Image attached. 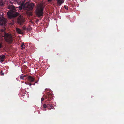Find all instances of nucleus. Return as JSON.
<instances>
[{
	"mask_svg": "<svg viewBox=\"0 0 124 124\" xmlns=\"http://www.w3.org/2000/svg\"><path fill=\"white\" fill-rule=\"evenodd\" d=\"M6 28H4L1 29L0 31V38L2 40H3V37H4L5 40L8 44H10L13 42V39L10 34L6 33L5 31Z\"/></svg>",
	"mask_w": 124,
	"mask_h": 124,
	"instance_id": "1",
	"label": "nucleus"
},
{
	"mask_svg": "<svg viewBox=\"0 0 124 124\" xmlns=\"http://www.w3.org/2000/svg\"><path fill=\"white\" fill-rule=\"evenodd\" d=\"M44 7V6L42 4H39L37 5L36 11V14L38 16L40 17L43 16Z\"/></svg>",
	"mask_w": 124,
	"mask_h": 124,
	"instance_id": "2",
	"label": "nucleus"
},
{
	"mask_svg": "<svg viewBox=\"0 0 124 124\" xmlns=\"http://www.w3.org/2000/svg\"><path fill=\"white\" fill-rule=\"evenodd\" d=\"M7 15L9 19L17 17L19 15V13L15 11L10 10L7 13Z\"/></svg>",
	"mask_w": 124,
	"mask_h": 124,
	"instance_id": "3",
	"label": "nucleus"
},
{
	"mask_svg": "<svg viewBox=\"0 0 124 124\" xmlns=\"http://www.w3.org/2000/svg\"><path fill=\"white\" fill-rule=\"evenodd\" d=\"M35 4L33 3H27L24 5V9L27 11H31L33 9L35 6Z\"/></svg>",
	"mask_w": 124,
	"mask_h": 124,
	"instance_id": "4",
	"label": "nucleus"
},
{
	"mask_svg": "<svg viewBox=\"0 0 124 124\" xmlns=\"http://www.w3.org/2000/svg\"><path fill=\"white\" fill-rule=\"evenodd\" d=\"M14 1H16L17 3L19 5H20L18 7L19 9L21 10L22 8V7H24V3L25 2L24 0H14Z\"/></svg>",
	"mask_w": 124,
	"mask_h": 124,
	"instance_id": "5",
	"label": "nucleus"
},
{
	"mask_svg": "<svg viewBox=\"0 0 124 124\" xmlns=\"http://www.w3.org/2000/svg\"><path fill=\"white\" fill-rule=\"evenodd\" d=\"M17 22L19 24L22 25L25 22L24 19L23 17L20 16L17 18Z\"/></svg>",
	"mask_w": 124,
	"mask_h": 124,
	"instance_id": "6",
	"label": "nucleus"
},
{
	"mask_svg": "<svg viewBox=\"0 0 124 124\" xmlns=\"http://www.w3.org/2000/svg\"><path fill=\"white\" fill-rule=\"evenodd\" d=\"M53 95L50 93H48L46 97V99H47V101H50L53 99Z\"/></svg>",
	"mask_w": 124,
	"mask_h": 124,
	"instance_id": "7",
	"label": "nucleus"
},
{
	"mask_svg": "<svg viewBox=\"0 0 124 124\" xmlns=\"http://www.w3.org/2000/svg\"><path fill=\"white\" fill-rule=\"evenodd\" d=\"M28 80L30 83H32L34 82L35 78L31 76H30L28 77Z\"/></svg>",
	"mask_w": 124,
	"mask_h": 124,
	"instance_id": "8",
	"label": "nucleus"
},
{
	"mask_svg": "<svg viewBox=\"0 0 124 124\" xmlns=\"http://www.w3.org/2000/svg\"><path fill=\"white\" fill-rule=\"evenodd\" d=\"M57 4L58 6H60L64 1V0H56Z\"/></svg>",
	"mask_w": 124,
	"mask_h": 124,
	"instance_id": "9",
	"label": "nucleus"
},
{
	"mask_svg": "<svg viewBox=\"0 0 124 124\" xmlns=\"http://www.w3.org/2000/svg\"><path fill=\"white\" fill-rule=\"evenodd\" d=\"M46 105L47 108H48L50 109H53V105L50 102H49Z\"/></svg>",
	"mask_w": 124,
	"mask_h": 124,
	"instance_id": "10",
	"label": "nucleus"
},
{
	"mask_svg": "<svg viewBox=\"0 0 124 124\" xmlns=\"http://www.w3.org/2000/svg\"><path fill=\"white\" fill-rule=\"evenodd\" d=\"M5 56L3 55H0V61L1 62H4L5 59Z\"/></svg>",
	"mask_w": 124,
	"mask_h": 124,
	"instance_id": "11",
	"label": "nucleus"
},
{
	"mask_svg": "<svg viewBox=\"0 0 124 124\" xmlns=\"http://www.w3.org/2000/svg\"><path fill=\"white\" fill-rule=\"evenodd\" d=\"M16 31L20 34H22L23 33V32L19 28H16Z\"/></svg>",
	"mask_w": 124,
	"mask_h": 124,
	"instance_id": "12",
	"label": "nucleus"
},
{
	"mask_svg": "<svg viewBox=\"0 0 124 124\" xmlns=\"http://www.w3.org/2000/svg\"><path fill=\"white\" fill-rule=\"evenodd\" d=\"M8 8L10 9H13L14 10H16L15 7L13 5H9L8 6Z\"/></svg>",
	"mask_w": 124,
	"mask_h": 124,
	"instance_id": "13",
	"label": "nucleus"
},
{
	"mask_svg": "<svg viewBox=\"0 0 124 124\" xmlns=\"http://www.w3.org/2000/svg\"><path fill=\"white\" fill-rule=\"evenodd\" d=\"M5 4L3 0H0V6H3Z\"/></svg>",
	"mask_w": 124,
	"mask_h": 124,
	"instance_id": "14",
	"label": "nucleus"
},
{
	"mask_svg": "<svg viewBox=\"0 0 124 124\" xmlns=\"http://www.w3.org/2000/svg\"><path fill=\"white\" fill-rule=\"evenodd\" d=\"M32 28L30 26H29L27 28V31H30L32 30Z\"/></svg>",
	"mask_w": 124,
	"mask_h": 124,
	"instance_id": "15",
	"label": "nucleus"
},
{
	"mask_svg": "<svg viewBox=\"0 0 124 124\" xmlns=\"http://www.w3.org/2000/svg\"><path fill=\"white\" fill-rule=\"evenodd\" d=\"M24 43H23L21 46V49H23L25 48V47H23V46H24Z\"/></svg>",
	"mask_w": 124,
	"mask_h": 124,
	"instance_id": "16",
	"label": "nucleus"
},
{
	"mask_svg": "<svg viewBox=\"0 0 124 124\" xmlns=\"http://www.w3.org/2000/svg\"><path fill=\"white\" fill-rule=\"evenodd\" d=\"M21 79L22 80H24V78L23 75L22 74L20 77Z\"/></svg>",
	"mask_w": 124,
	"mask_h": 124,
	"instance_id": "17",
	"label": "nucleus"
},
{
	"mask_svg": "<svg viewBox=\"0 0 124 124\" xmlns=\"http://www.w3.org/2000/svg\"><path fill=\"white\" fill-rule=\"evenodd\" d=\"M23 29L24 30H26L27 29V28H26L25 26V25H24L23 27Z\"/></svg>",
	"mask_w": 124,
	"mask_h": 124,
	"instance_id": "18",
	"label": "nucleus"
},
{
	"mask_svg": "<svg viewBox=\"0 0 124 124\" xmlns=\"http://www.w3.org/2000/svg\"><path fill=\"white\" fill-rule=\"evenodd\" d=\"M43 108H47L46 105L45 104H44L43 105Z\"/></svg>",
	"mask_w": 124,
	"mask_h": 124,
	"instance_id": "19",
	"label": "nucleus"
},
{
	"mask_svg": "<svg viewBox=\"0 0 124 124\" xmlns=\"http://www.w3.org/2000/svg\"><path fill=\"white\" fill-rule=\"evenodd\" d=\"M1 74L2 76H3L4 75V73L2 72V71H1V72H0V74Z\"/></svg>",
	"mask_w": 124,
	"mask_h": 124,
	"instance_id": "20",
	"label": "nucleus"
},
{
	"mask_svg": "<svg viewBox=\"0 0 124 124\" xmlns=\"http://www.w3.org/2000/svg\"><path fill=\"white\" fill-rule=\"evenodd\" d=\"M28 84L30 86H31V85H35V83L33 84L31 83H29Z\"/></svg>",
	"mask_w": 124,
	"mask_h": 124,
	"instance_id": "21",
	"label": "nucleus"
},
{
	"mask_svg": "<svg viewBox=\"0 0 124 124\" xmlns=\"http://www.w3.org/2000/svg\"><path fill=\"white\" fill-rule=\"evenodd\" d=\"M64 7L65 9L67 10L68 9V7L66 6L65 5L64 6Z\"/></svg>",
	"mask_w": 124,
	"mask_h": 124,
	"instance_id": "22",
	"label": "nucleus"
},
{
	"mask_svg": "<svg viewBox=\"0 0 124 124\" xmlns=\"http://www.w3.org/2000/svg\"><path fill=\"white\" fill-rule=\"evenodd\" d=\"M2 47V43H0V48H1Z\"/></svg>",
	"mask_w": 124,
	"mask_h": 124,
	"instance_id": "23",
	"label": "nucleus"
},
{
	"mask_svg": "<svg viewBox=\"0 0 124 124\" xmlns=\"http://www.w3.org/2000/svg\"><path fill=\"white\" fill-rule=\"evenodd\" d=\"M14 20H13V22L11 23V25H13L14 24Z\"/></svg>",
	"mask_w": 124,
	"mask_h": 124,
	"instance_id": "24",
	"label": "nucleus"
},
{
	"mask_svg": "<svg viewBox=\"0 0 124 124\" xmlns=\"http://www.w3.org/2000/svg\"><path fill=\"white\" fill-rule=\"evenodd\" d=\"M27 76V75H23L24 78V77H26Z\"/></svg>",
	"mask_w": 124,
	"mask_h": 124,
	"instance_id": "25",
	"label": "nucleus"
},
{
	"mask_svg": "<svg viewBox=\"0 0 124 124\" xmlns=\"http://www.w3.org/2000/svg\"><path fill=\"white\" fill-rule=\"evenodd\" d=\"M41 101H43L44 100V99L43 98H42L41 99Z\"/></svg>",
	"mask_w": 124,
	"mask_h": 124,
	"instance_id": "26",
	"label": "nucleus"
},
{
	"mask_svg": "<svg viewBox=\"0 0 124 124\" xmlns=\"http://www.w3.org/2000/svg\"><path fill=\"white\" fill-rule=\"evenodd\" d=\"M30 15L31 16L32 15V14L31 13H30Z\"/></svg>",
	"mask_w": 124,
	"mask_h": 124,
	"instance_id": "27",
	"label": "nucleus"
},
{
	"mask_svg": "<svg viewBox=\"0 0 124 124\" xmlns=\"http://www.w3.org/2000/svg\"><path fill=\"white\" fill-rule=\"evenodd\" d=\"M52 0H48V1H51Z\"/></svg>",
	"mask_w": 124,
	"mask_h": 124,
	"instance_id": "28",
	"label": "nucleus"
},
{
	"mask_svg": "<svg viewBox=\"0 0 124 124\" xmlns=\"http://www.w3.org/2000/svg\"><path fill=\"white\" fill-rule=\"evenodd\" d=\"M37 82H38V81L35 82V83H37Z\"/></svg>",
	"mask_w": 124,
	"mask_h": 124,
	"instance_id": "29",
	"label": "nucleus"
},
{
	"mask_svg": "<svg viewBox=\"0 0 124 124\" xmlns=\"http://www.w3.org/2000/svg\"><path fill=\"white\" fill-rule=\"evenodd\" d=\"M47 89H45V90L46 91Z\"/></svg>",
	"mask_w": 124,
	"mask_h": 124,
	"instance_id": "30",
	"label": "nucleus"
},
{
	"mask_svg": "<svg viewBox=\"0 0 124 124\" xmlns=\"http://www.w3.org/2000/svg\"><path fill=\"white\" fill-rule=\"evenodd\" d=\"M16 8H18V7H16Z\"/></svg>",
	"mask_w": 124,
	"mask_h": 124,
	"instance_id": "31",
	"label": "nucleus"
}]
</instances>
